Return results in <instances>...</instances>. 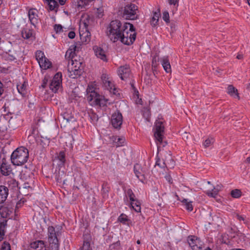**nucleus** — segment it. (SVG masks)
<instances>
[{"label":"nucleus","mask_w":250,"mask_h":250,"mask_svg":"<svg viewBox=\"0 0 250 250\" xmlns=\"http://www.w3.org/2000/svg\"><path fill=\"white\" fill-rule=\"evenodd\" d=\"M48 78L46 77H45L42 80V88H45L46 87L47 83H48Z\"/></svg>","instance_id":"603ef678"},{"label":"nucleus","mask_w":250,"mask_h":250,"mask_svg":"<svg viewBox=\"0 0 250 250\" xmlns=\"http://www.w3.org/2000/svg\"><path fill=\"white\" fill-rule=\"evenodd\" d=\"M103 11L102 9H97V14H98V17L99 18H101L103 16Z\"/></svg>","instance_id":"4d7b16f0"},{"label":"nucleus","mask_w":250,"mask_h":250,"mask_svg":"<svg viewBox=\"0 0 250 250\" xmlns=\"http://www.w3.org/2000/svg\"><path fill=\"white\" fill-rule=\"evenodd\" d=\"M237 219L241 221V220H244V218L241 215H237Z\"/></svg>","instance_id":"680f3d73"},{"label":"nucleus","mask_w":250,"mask_h":250,"mask_svg":"<svg viewBox=\"0 0 250 250\" xmlns=\"http://www.w3.org/2000/svg\"><path fill=\"white\" fill-rule=\"evenodd\" d=\"M0 172L3 175L8 176L11 172V168L7 163L3 162L0 166Z\"/></svg>","instance_id":"4be33fe9"},{"label":"nucleus","mask_w":250,"mask_h":250,"mask_svg":"<svg viewBox=\"0 0 250 250\" xmlns=\"http://www.w3.org/2000/svg\"><path fill=\"white\" fill-rule=\"evenodd\" d=\"M93 49L94 51L95 55L99 58L103 60L104 61H107L105 51L103 48L97 46L93 47Z\"/></svg>","instance_id":"6ab92c4d"},{"label":"nucleus","mask_w":250,"mask_h":250,"mask_svg":"<svg viewBox=\"0 0 250 250\" xmlns=\"http://www.w3.org/2000/svg\"><path fill=\"white\" fill-rule=\"evenodd\" d=\"M80 250H91L90 243L88 242H84Z\"/></svg>","instance_id":"c03bdc74"},{"label":"nucleus","mask_w":250,"mask_h":250,"mask_svg":"<svg viewBox=\"0 0 250 250\" xmlns=\"http://www.w3.org/2000/svg\"><path fill=\"white\" fill-rule=\"evenodd\" d=\"M228 93L232 96H236L239 98L237 89H236L233 85H229L228 87Z\"/></svg>","instance_id":"2f4dec72"},{"label":"nucleus","mask_w":250,"mask_h":250,"mask_svg":"<svg viewBox=\"0 0 250 250\" xmlns=\"http://www.w3.org/2000/svg\"><path fill=\"white\" fill-rule=\"evenodd\" d=\"M143 116L146 119V120L149 121V119L150 117V112L149 109L147 108H144L143 111Z\"/></svg>","instance_id":"ea45409f"},{"label":"nucleus","mask_w":250,"mask_h":250,"mask_svg":"<svg viewBox=\"0 0 250 250\" xmlns=\"http://www.w3.org/2000/svg\"><path fill=\"white\" fill-rule=\"evenodd\" d=\"M160 15V11L153 12V16L150 21L151 25L155 26L157 24Z\"/></svg>","instance_id":"7c9ffc66"},{"label":"nucleus","mask_w":250,"mask_h":250,"mask_svg":"<svg viewBox=\"0 0 250 250\" xmlns=\"http://www.w3.org/2000/svg\"><path fill=\"white\" fill-rule=\"evenodd\" d=\"M17 88L18 92L20 94L23 95L24 94V91H25L26 89L25 83L24 82V83L22 84H17Z\"/></svg>","instance_id":"4c0bfd02"},{"label":"nucleus","mask_w":250,"mask_h":250,"mask_svg":"<svg viewBox=\"0 0 250 250\" xmlns=\"http://www.w3.org/2000/svg\"><path fill=\"white\" fill-rule=\"evenodd\" d=\"M111 122L112 126L115 128H120L123 123L122 114L119 111L113 113L111 116Z\"/></svg>","instance_id":"9b49d317"},{"label":"nucleus","mask_w":250,"mask_h":250,"mask_svg":"<svg viewBox=\"0 0 250 250\" xmlns=\"http://www.w3.org/2000/svg\"><path fill=\"white\" fill-rule=\"evenodd\" d=\"M92 0H75L73 2V6L78 10H82L86 6L88 5L89 2Z\"/></svg>","instance_id":"f3484780"},{"label":"nucleus","mask_w":250,"mask_h":250,"mask_svg":"<svg viewBox=\"0 0 250 250\" xmlns=\"http://www.w3.org/2000/svg\"><path fill=\"white\" fill-rule=\"evenodd\" d=\"M86 92L87 100L91 105H99L100 106L106 105L107 100L104 99L102 95L99 94L96 91V88L93 86L88 85Z\"/></svg>","instance_id":"7ed1b4c3"},{"label":"nucleus","mask_w":250,"mask_h":250,"mask_svg":"<svg viewBox=\"0 0 250 250\" xmlns=\"http://www.w3.org/2000/svg\"><path fill=\"white\" fill-rule=\"evenodd\" d=\"M163 19L166 22H169V13L167 11H165L163 14Z\"/></svg>","instance_id":"8fccbe9b"},{"label":"nucleus","mask_w":250,"mask_h":250,"mask_svg":"<svg viewBox=\"0 0 250 250\" xmlns=\"http://www.w3.org/2000/svg\"><path fill=\"white\" fill-rule=\"evenodd\" d=\"M119 20L112 21L107 28L106 34L111 41L115 42L119 40L124 30L125 23Z\"/></svg>","instance_id":"f257e3e1"},{"label":"nucleus","mask_w":250,"mask_h":250,"mask_svg":"<svg viewBox=\"0 0 250 250\" xmlns=\"http://www.w3.org/2000/svg\"><path fill=\"white\" fill-rule=\"evenodd\" d=\"M126 195L129 198V199L131 201V202L135 201L136 199L134 198L135 195L131 189H127L126 191Z\"/></svg>","instance_id":"a19ab883"},{"label":"nucleus","mask_w":250,"mask_h":250,"mask_svg":"<svg viewBox=\"0 0 250 250\" xmlns=\"http://www.w3.org/2000/svg\"><path fill=\"white\" fill-rule=\"evenodd\" d=\"M53 164L55 163L58 165L59 167H62L64 166L66 162L65 154L64 151H61L59 153L57 154L53 159Z\"/></svg>","instance_id":"4468645a"},{"label":"nucleus","mask_w":250,"mask_h":250,"mask_svg":"<svg viewBox=\"0 0 250 250\" xmlns=\"http://www.w3.org/2000/svg\"><path fill=\"white\" fill-rule=\"evenodd\" d=\"M28 185V183H24L23 188H29L30 187Z\"/></svg>","instance_id":"e2e57ef3"},{"label":"nucleus","mask_w":250,"mask_h":250,"mask_svg":"<svg viewBox=\"0 0 250 250\" xmlns=\"http://www.w3.org/2000/svg\"><path fill=\"white\" fill-rule=\"evenodd\" d=\"M66 0H59V3L61 5H63L65 4Z\"/></svg>","instance_id":"052dcab7"},{"label":"nucleus","mask_w":250,"mask_h":250,"mask_svg":"<svg viewBox=\"0 0 250 250\" xmlns=\"http://www.w3.org/2000/svg\"><path fill=\"white\" fill-rule=\"evenodd\" d=\"M182 203L186 206V208L188 211H191L193 210L191 202H188L187 199H184L182 201Z\"/></svg>","instance_id":"e433bc0d"},{"label":"nucleus","mask_w":250,"mask_h":250,"mask_svg":"<svg viewBox=\"0 0 250 250\" xmlns=\"http://www.w3.org/2000/svg\"><path fill=\"white\" fill-rule=\"evenodd\" d=\"M5 184L8 188V190H10L14 192H17L20 189L18 182L15 179L9 177L6 178L5 181Z\"/></svg>","instance_id":"ddd939ff"},{"label":"nucleus","mask_w":250,"mask_h":250,"mask_svg":"<svg viewBox=\"0 0 250 250\" xmlns=\"http://www.w3.org/2000/svg\"><path fill=\"white\" fill-rule=\"evenodd\" d=\"M71 64L68 62V71L69 77L73 79L77 78L83 72V62L79 60H72Z\"/></svg>","instance_id":"423d86ee"},{"label":"nucleus","mask_w":250,"mask_h":250,"mask_svg":"<svg viewBox=\"0 0 250 250\" xmlns=\"http://www.w3.org/2000/svg\"><path fill=\"white\" fill-rule=\"evenodd\" d=\"M61 82V75L57 73L49 83V86L50 89L54 93L57 92L60 87Z\"/></svg>","instance_id":"9d476101"},{"label":"nucleus","mask_w":250,"mask_h":250,"mask_svg":"<svg viewBox=\"0 0 250 250\" xmlns=\"http://www.w3.org/2000/svg\"><path fill=\"white\" fill-rule=\"evenodd\" d=\"M75 33L74 31H70L69 32L68 36L70 39H74L75 37Z\"/></svg>","instance_id":"5fc2aeb1"},{"label":"nucleus","mask_w":250,"mask_h":250,"mask_svg":"<svg viewBox=\"0 0 250 250\" xmlns=\"http://www.w3.org/2000/svg\"><path fill=\"white\" fill-rule=\"evenodd\" d=\"M221 189V187L219 185H217L216 187H214L213 189H212L211 190H208L206 192L207 195L210 197L215 198L216 196L218 194L219 190Z\"/></svg>","instance_id":"a878e982"},{"label":"nucleus","mask_w":250,"mask_h":250,"mask_svg":"<svg viewBox=\"0 0 250 250\" xmlns=\"http://www.w3.org/2000/svg\"><path fill=\"white\" fill-rule=\"evenodd\" d=\"M48 3V8L50 10H56L59 7V4L57 1L55 0H46Z\"/></svg>","instance_id":"cd10ccee"},{"label":"nucleus","mask_w":250,"mask_h":250,"mask_svg":"<svg viewBox=\"0 0 250 250\" xmlns=\"http://www.w3.org/2000/svg\"><path fill=\"white\" fill-rule=\"evenodd\" d=\"M130 205L135 211L137 212H141V203L138 200L135 199V201L131 202Z\"/></svg>","instance_id":"c756f323"},{"label":"nucleus","mask_w":250,"mask_h":250,"mask_svg":"<svg viewBox=\"0 0 250 250\" xmlns=\"http://www.w3.org/2000/svg\"><path fill=\"white\" fill-rule=\"evenodd\" d=\"M168 1L170 5H178L179 0H168Z\"/></svg>","instance_id":"864d4df0"},{"label":"nucleus","mask_w":250,"mask_h":250,"mask_svg":"<svg viewBox=\"0 0 250 250\" xmlns=\"http://www.w3.org/2000/svg\"><path fill=\"white\" fill-rule=\"evenodd\" d=\"M52 65V63L46 58L41 62L40 67L43 69L49 68Z\"/></svg>","instance_id":"473e14b6"},{"label":"nucleus","mask_w":250,"mask_h":250,"mask_svg":"<svg viewBox=\"0 0 250 250\" xmlns=\"http://www.w3.org/2000/svg\"><path fill=\"white\" fill-rule=\"evenodd\" d=\"M161 64L167 73L170 72L171 71V65L167 57H163L161 59Z\"/></svg>","instance_id":"b1692460"},{"label":"nucleus","mask_w":250,"mask_h":250,"mask_svg":"<svg viewBox=\"0 0 250 250\" xmlns=\"http://www.w3.org/2000/svg\"><path fill=\"white\" fill-rule=\"evenodd\" d=\"M213 143V139L212 138H208L205 140L203 145L205 147L209 146Z\"/></svg>","instance_id":"a18cd8bd"},{"label":"nucleus","mask_w":250,"mask_h":250,"mask_svg":"<svg viewBox=\"0 0 250 250\" xmlns=\"http://www.w3.org/2000/svg\"><path fill=\"white\" fill-rule=\"evenodd\" d=\"M125 139L124 138H118L117 142H115L116 144V146H120L123 145L125 143Z\"/></svg>","instance_id":"09e8293b"},{"label":"nucleus","mask_w":250,"mask_h":250,"mask_svg":"<svg viewBox=\"0 0 250 250\" xmlns=\"http://www.w3.org/2000/svg\"><path fill=\"white\" fill-rule=\"evenodd\" d=\"M130 73V68L127 65L121 66L118 70V74L120 78L124 81H125L129 77Z\"/></svg>","instance_id":"dca6fc26"},{"label":"nucleus","mask_w":250,"mask_h":250,"mask_svg":"<svg viewBox=\"0 0 250 250\" xmlns=\"http://www.w3.org/2000/svg\"><path fill=\"white\" fill-rule=\"evenodd\" d=\"M8 194V188L6 186H0V204L3 203L5 201Z\"/></svg>","instance_id":"a211bd4d"},{"label":"nucleus","mask_w":250,"mask_h":250,"mask_svg":"<svg viewBox=\"0 0 250 250\" xmlns=\"http://www.w3.org/2000/svg\"><path fill=\"white\" fill-rule=\"evenodd\" d=\"M164 133V126L162 121L157 120L154 125V137L158 146V150H159L162 144L163 146L167 145L166 142H163V139Z\"/></svg>","instance_id":"6e6552de"},{"label":"nucleus","mask_w":250,"mask_h":250,"mask_svg":"<svg viewBox=\"0 0 250 250\" xmlns=\"http://www.w3.org/2000/svg\"><path fill=\"white\" fill-rule=\"evenodd\" d=\"M249 5L250 6V0H247Z\"/></svg>","instance_id":"338daca9"},{"label":"nucleus","mask_w":250,"mask_h":250,"mask_svg":"<svg viewBox=\"0 0 250 250\" xmlns=\"http://www.w3.org/2000/svg\"><path fill=\"white\" fill-rule=\"evenodd\" d=\"M118 221L122 223L123 225H127L128 226H132V221L128 218L127 216L122 213L118 218Z\"/></svg>","instance_id":"5701e85b"},{"label":"nucleus","mask_w":250,"mask_h":250,"mask_svg":"<svg viewBox=\"0 0 250 250\" xmlns=\"http://www.w3.org/2000/svg\"><path fill=\"white\" fill-rule=\"evenodd\" d=\"M14 208L9 205L4 204L0 206V241L4 238L5 228L7 226L8 220L12 218Z\"/></svg>","instance_id":"f03ea898"},{"label":"nucleus","mask_w":250,"mask_h":250,"mask_svg":"<svg viewBox=\"0 0 250 250\" xmlns=\"http://www.w3.org/2000/svg\"><path fill=\"white\" fill-rule=\"evenodd\" d=\"M246 162L248 164H250V156L247 158Z\"/></svg>","instance_id":"69168bd1"},{"label":"nucleus","mask_w":250,"mask_h":250,"mask_svg":"<svg viewBox=\"0 0 250 250\" xmlns=\"http://www.w3.org/2000/svg\"><path fill=\"white\" fill-rule=\"evenodd\" d=\"M25 200L23 199H21L20 200H19L16 204V208L15 209V212H16L18 210V209L22 207V206L24 203Z\"/></svg>","instance_id":"79ce46f5"},{"label":"nucleus","mask_w":250,"mask_h":250,"mask_svg":"<svg viewBox=\"0 0 250 250\" xmlns=\"http://www.w3.org/2000/svg\"><path fill=\"white\" fill-rule=\"evenodd\" d=\"M101 80L103 85L111 93L116 94V88L115 87L114 83L109 80L108 75L105 74H103L101 76Z\"/></svg>","instance_id":"1a4fd4ad"},{"label":"nucleus","mask_w":250,"mask_h":250,"mask_svg":"<svg viewBox=\"0 0 250 250\" xmlns=\"http://www.w3.org/2000/svg\"><path fill=\"white\" fill-rule=\"evenodd\" d=\"M0 250H11V247L9 243L4 242L1 245Z\"/></svg>","instance_id":"37998d69"},{"label":"nucleus","mask_w":250,"mask_h":250,"mask_svg":"<svg viewBox=\"0 0 250 250\" xmlns=\"http://www.w3.org/2000/svg\"><path fill=\"white\" fill-rule=\"evenodd\" d=\"M231 196L234 198H239L242 195V192L240 189H234L230 191Z\"/></svg>","instance_id":"c9c22d12"},{"label":"nucleus","mask_w":250,"mask_h":250,"mask_svg":"<svg viewBox=\"0 0 250 250\" xmlns=\"http://www.w3.org/2000/svg\"><path fill=\"white\" fill-rule=\"evenodd\" d=\"M29 20L34 27L39 23L38 11L35 8L30 9L28 13Z\"/></svg>","instance_id":"f8f14e48"},{"label":"nucleus","mask_w":250,"mask_h":250,"mask_svg":"<svg viewBox=\"0 0 250 250\" xmlns=\"http://www.w3.org/2000/svg\"><path fill=\"white\" fill-rule=\"evenodd\" d=\"M138 6L133 3L125 5L121 11V15L126 20H134L138 18Z\"/></svg>","instance_id":"0eeeda50"},{"label":"nucleus","mask_w":250,"mask_h":250,"mask_svg":"<svg viewBox=\"0 0 250 250\" xmlns=\"http://www.w3.org/2000/svg\"><path fill=\"white\" fill-rule=\"evenodd\" d=\"M28 158V149L24 147L18 148L11 156L12 163L16 166H21L26 163Z\"/></svg>","instance_id":"39448f33"},{"label":"nucleus","mask_w":250,"mask_h":250,"mask_svg":"<svg viewBox=\"0 0 250 250\" xmlns=\"http://www.w3.org/2000/svg\"><path fill=\"white\" fill-rule=\"evenodd\" d=\"M84 25L85 31H84L81 29L79 31L80 38L83 42H88L90 40L91 34L88 30V25L86 22H84Z\"/></svg>","instance_id":"2eb2a0df"},{"label":"nucleus","mask_w":250,"mask_h":250,"mask_svg":"<svg viewBox=\"0 0 250 250\" xmlns=\"http://www.w3.org/2000/svg\"><path fill=\"white\" fill-rule=\"evenodd\" d=\"M4 91L3 84L0 81V97L1 96Z\"/></svg>","instance_id":"13d9d810"},{"label":"nucleus","mask_w":250,"mask_h":250,"mask_svg":"<svg viewBox=\"0 0 250 250\" xmlns=\"http://www.w3.org/2000/svg\"><path fill=\"white\" fill-rule=\"evenodd\" d=\"M237 58L238 59H242L243 58V55L239 54L237 56Z\"/></svg>","instance_id":"0e129e2a"},{"label":"nucleus","mask_w":250,"mask_h":250,"mask_svg":"<svg viewBox=\"0 0 250 250\" xmlns=\"http://www.w3.org/2000/svg\"><path fill=\"white\" fill-rule=\"evenodd\" d=\"M165 178L169 183H172V179L170 175L167 174V175H166Z\"/></svg>","instance_id":"6e6d98bb"},{"label":"nucleus","mask_w":250,"mask_h":250,"mask_svg":"<svg viewBox=\"0 0 250 250\" xmlns=\"http://www.w3.org/2000/svg\"><path fill=\"white\" fill-rule=\"evenodd\" d=\"M54 29L57 33H61L63 31L62 27L60 24H55Z\"/></svg>","instance_id":"de8ad7c7"},{"label":"nucleus","mask_w":250,"mask_h":250,"mask_svg":"<svg viewBox=\"0 0 250 250\" xmlns=\"http://www.w3.org/2000/svg\"><path fill=\"white\" fill-rule=\"evenodd\" d=\"M169 164L167 165L168 166V167L169 168L173 167L174 166V162L172 158H171V160H169Z\"/></svg>","instance_id":"bf43d9fd"},{"label":"nucleus","mask_w":250,"mask_h":250,"mask_svg":"<svg viewBox=\"0 0 250 250\" xmlns=\"http://www.w3.org/2000/svg\"><path fill=\"white\" fill-rule=\"evenodd\" d=\"M171 154L170 151H169L168 152H167V156H166L165 158L164 159V164L165 166L167 167V165H169V160H171Z\"/></svg>","instance_id":"58836bf2"},{"label":"nucleus","mask_w":250,"mask_h":250,"mask_svg":"<svg viewBox=\"0 0 250 250\" xmlns=\"http://www.w3.org/2000/svg\"><path fill=\"white\" fill-rule=\"evenodd\" d=\"M125 26L119 41L124 44L129 45L132 44L136 39L135 29L132 24L128 22L125 23Z\"/></svg>","instance_id":"20e7f679"},{"label":"nucleus","mask_w":250,"mask_h":250,"mask_svg":"<svg viewBox=\"0 0 250 250\" xmlns=\"http://www.w3.org/2000/svg\"><path fill=\"white\" fill-rule=\"evenodd\" d=\"M110 188L108 186L107 183L104 182L102 185V193L104 198H106L108 196V192Z\"/></svg>","instance_id":"bb28decb"},{"label":"nucleus","mask_w":250,"mask_h":250,"mask_svg":"<svg viewBox=\"0 0 250 250\" xmlns=\"http://www.w3.org/2000/svg\"><path fill=\"white\" fill-rule=\"evenodd\" d=\"M247 88H248V89H250V83H249V84L248 85Z\"/></svg>","instance_id":"774afa93"},{"label":"nucleus","mask_w":250,"mask_h":250,"mask_svg":"<svg viewBox=\"0 0 250 250\" xmlns=\"http://www.w3.org/2000/svg\"><path fill=\"white\" fill-rule=\"evenodd\" d=\"M36 58L39 65H40L41 62H43V60L45 59L44 53L40 50H38L36 52Z\"/></svg>","instance_id":"72a5a7b5"},{"label":"nucleus","mask_w":250,"mask_h":250,"mask_svg":"<svg viewBox=\"0 0 250 250\" xmlns=\"http://www.w3.org/2000/svg\"><path fill=\"white\" fill-rule=\"evenodd\" d=\"M188 242L193 250H200V246L197 245V243H199V240L197 238L195 239L194 236H191V238H189Z\"/></svg>","instance_id":"393cba45"},{"label":"nucleus","mask_w":250,"mask_h":250,"mask_svg":"<svg viewBox=\"0 0 250 250\" xmlns=\"http://www.w3.org/2000/svg\"><path fill=\"white\" fill-rule=\"evenodd\" d=\"M159 61V57L157 55L155 56L152 61V66L155 68L158 65V62Z\"/></svg>","instance_id":"49530a36"},{"label":"nucleus","mask_w":250,"mask_h":250,"mask_svg":"<svg viewBox=\"0 0 250 250\" xmlns=\"http://www.w3.org/2000/svg\"><path fill=\"white\" fill-rule=\"evenodd\" d=\"M76 46L71 45L70 48L67 50L65 55V58L66 60L70 61L73 60L76 51Z\"/></svg>","instance_id":"412c9836"},{"label":"nucleus","mask_w":250,"mask_h":250,"mask_svg":"<svg viewBox=\"0 0 250 250\" xmlns=\"http://www.w3.org/2000/svg\"><path fill=\"white\" fill-rule=\"evenodd\" d=\"M134 171L137 177L142 182H144L145 180L144 172L141 168L140 165L136 164L134 166Z\"/></svg>","instance_id":"aec40b11"},{"label":"nucleus","mask_w":250,"mask_h":250,"mask_svg":"<svg viewBox=\"0 0 250 250\" xmlns=\"http://www.w3.org/2000/svg\"><path fill=\"white\" fill-rule=\"evenodd\" d=\"M63 119L66 120V122H69L73 120V118L71 116H69L68 114H65L63 116Z\"/></svg>","instance_id":"3c124183"},{"label":"nucleus","mask_w":250,"mask_h":250,"mask_svg":"<svg viewBox=\"0 0 250 250\" xmlns=\"http://www.w3.org/2000/svg\"><path fill=\"white\" fill-rule=\"evenodd\" d=\"M88 113L91 122L93 124H96L99 119L98 116L97 115V114L92 110H90L88 112Z\"/></svg>","instance_id":"c85d7f7f"},{"label":"nucleus","mask_w":250,"mask_h":250,"mask_svg":"<svg viewBox=\"0 0 250 250\" xmlns=\"http://www.w3.org/2000/svg\"><path fill=\"white\" fill-rule=\"evenodd\" d=\"M21 35L24 39H28L31 37L32 33L29 29L24 28L21 31Z\"/></svg>","instance_id":"f704fd0d"}]
</instances>
